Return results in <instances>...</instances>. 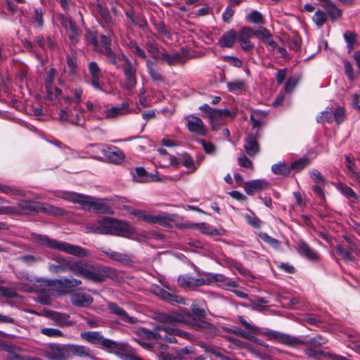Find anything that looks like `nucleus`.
<instances>
[{"label": "nucleus", "mask_w": 360, "mask_h": 360, "mask_svg": "<svg viewBox=\"0 0 360 360\" xmlns=\"http://www.w3.org/2000/svg\"><path fill=\"white\" fill-rule=\"evenodd\" d=\"M87 233L112 235L130 238L135 233L134 228L127 221L105 217L96 223L85 226Z\"/></svg>", "instance_id": "obj_1"}, {"label": "nucleus", "mask_w": 360, "mask_h": 360, "mask_svg": "<svg viewBox=\"0 0 360 360\" xmlns=\"http://www.w3.org/2000/svg\"><path fill=\"white\" fill-rule=\"evenodd\" d=\"M81 338L109 352L115 353L120 357L127 358L129 360H142L136 352L127 343H117L112 340L105 338L100 332L87 331L80 334Z\"/></svg>", "instance_id": "obj_2"}, {"label": "nucleus", "mask_w": 360, "mask_h": 360, "mask_svg": "<svg viewBox=\"0 0 360 360\" xmlns=\"http://www.w3.org/2000/svg\"><path fill=\"white\" fill-rule=\"evenodd\" d=\"M73 270L75 271V276H81L94 283L103 282L112 274L110 268L94 266L82 260H78L77 265Z\"/></svg>", "instance_id": "obj_3"}, {"label": "nucleus", "mask_w": 360, "mask_h": 360, "mask_svg": "<svg viewBox=\"0 0 360 360\" xmlns=\"http://www.w3.org/2000/svg\"><path fill=\"white\" fill-rule=\"evenodd\" d=\"M139 335L146 339L162 340L171 343L176 342L175 336L188 337V334L182 330L166 325H156L153 330L141 328Z\"/></svg>", "instance_id": "obj_4"}, {"label": "nucleus", "mask_w": 360, "mask_h": 360, "mask_svg": "<svg viewBox=\"0 0 360 360\" xmlns=\"http://www.w3.org/2000/svg\"><path fill=\"white\" fill-rule=\"evenodd\" d=\"M70 201L81 205L84 210L97 214H113L114 211L103 200L80 194H71L68 198Z\"/></svg>", "instance_id": "obj_5"}, {"label": "nucleus", "mask_w": 360, "mask_h": 360, "mask_svg": "<svg viewBox=\"0 0 360 360\" xmlns=\"http://www.w3.org/2000/svg\"><path fill=\"white\" fill-rule=\"evenodd\" d=\"M38 241L42 245H45L52 249L58 250L78 257H86L89 256V252L80 246L72 245L65 242H60L55 239H51L46 236H39Z\"/></svg>", "instance_id": "obj_6"}, {"label": "nucleus", "mask_w": 360, "mask_h": 360, "mask_svg": "<svg viewBox=\"0 0 360 360\" xmlns=\"http://www.w3.org/2000/svg\"><path fill=\"white\" fill-rule=\"evenodd\" d=\"M118 61L122 62L119 66L123 71L124 82L122 88L127 91H131L137 84V68L123 53L117 56Z\"/></svg>", "instance_id": "obj_7"}, {"label": "nucleus", "mask_w": 360, "mask_h": 360, "mask_svg": "<svg viewBox=\"0 0 360 360\" xmlns=\"http://www.w3.org/2000/svg\"><path fill=\"white\" fill-rule=\"evenodd\" d=\"M199 109L205 113L204 117H207L210 120L211 128L213 131L218 129V126L223 123L224 117L234 116L229 110H220L211 108L207 104L201 105Z\"/></svg>", "instance_id": "obj_8"}, {"label": "nucleus", "mask_w": 360, "mask_h": 360, "mask_svg": "<svg viewBox=\"0 0 360 360\" xmlns=\"http://www.w3.org/2000/svg\"><path fill=\"white\" fill-rule=\"evenodd\" d=\"M131 214L139 219L152 224H158L162 226H167L170 222L176 221V215L174 214L160 213L158 215L150 214L146 211L136 210Z\"/></svg>", "instance_id": "obj_9"}, {"label": "nucleus", "mask_w": 360, "mask_h": 360, "mask_svg": "<svg viewBox=\"0 0 360 360\" xmlns=\"http://www.w3.org/2000/svg\"><path fill=\"white\" fill-rule=\"evenodd\" d=\"M82 284V282L80 280L74 278H65L52 280L49 285L51 286L60 295H68L80 290L79 286Z\"/></svg>", "instance_id": "obj_10"}, {"label": "nucleus", "mask_w": 360, "mask_h": 360, "mask_svg": "<svg viewBox=\"0 0 360 360\" xmlns=\"http://www.w3.org/2000/svg\"><path fill=\"white\" fill-rule=\"evenodd\" d=\"M160 322L158 325H166L174 328H176L175 323L189 325L191 323V314L186 311H181L172 314H162L160 316Z\"/></svg>", "instance_id": "obj_11"}, {"label": "nucleus", "mask_w": 360, "mask_h": 360, "mask_svg": "<svg viewBox=\"0 0 360 360\" xmlns=\"http://www.w3.org/2000/svg\"><path fill=\"white\" fill-rule=\"evenodd\" d=\"M238 320L248 331L240 328L228 329L227 331L249 340H255V335L259 332V328L248 323L243 316H238Z\"/></svg>", "instance_id": "obj_12"}, {"label": "nucleus", "mask_w": 360, "mask_h": 360, "mask_svg": "<svg viewBox=\"0 0 360 360\" xmlns=\"http://www.w3.org/2000/svg\"><path fill=\"white\" fill-rule=\"evenodd\" d=\"M58 262V264H50L49 266V269L50 271L58 274L69 270L75 275V271L73 270V269L77 265L78 260L72 258H60Z\"/></svg>", "instance_id": "obj_13"}, {"label": "nucleus", "mask_w": 360, "mask_h": 360, "mask_svg": "<svg viewBox=\"0 0 360 360\" xmlns=\"http://www.w3.org/2000/svg\"><path fill=\"white\" fill-rule=\"evenodd\" d=\"M185 119L187 122V128L191 133L199 136H205L207 134L206 127L200 117L190 115L186 117Z\"/></svg>", "instance_id": "obj_14"}, {"label": "nucleus", "mask_w": 360, "mask_h": 360, "mask_svg": "<svg viewBox=\"0 0 360 360\" xmlns=\"http://www.w3.org/2000/svg\"><path fill=\"white\" fill-rule=\"evenodd\" d=\"M112 40L109 37L101 35V53H103L106 56L108 61L111 64L116 65L118 63L117 56L111 49Z\"/></svg>", "instance_id": "obj_15"}, {"label": "nucleus", "mask_w": 360, "mask_h": 360, "mask_svg": "<svg viewBox=\"0 0 360 360\" xmlns=\"http://www.w3.org/2000/svg\"><path fill=\"white\" fill-rule=\"evenodd\" d=\"M265 335L268 337L269 340H275L278 342L288 346L296 347V343L299 342V338H297L293 336L292 337L289 335H286L276 331H266L265 332Z\"/></svg>", "instance_id": "obj_16"}, {"label": "nucleus", "mask_w": 360, "mask_h": 360, "mask_svg": "<svg viewBox=\"0 0 360 360\" xmlns=\"http://www.w3.org/2000/svg\"><path fill=\"white\" fill-rule=\"evenodd\" d=\"M253 30L250 27H243L238 32V40L243 50L249 51L253 49L254 46L250 38L252 36Z\"/></svg>", "instance_id": "obj_17"}, {"label": "nucleus", "mask_w": 360, "mask_h": 360, "mask_svg": "<svg viewBox=\"0 0 360 360\" xmlns=\"http://www.w3.org/2000/svg\"><path fill=\"white\" fill-rule=\"evenodd\" d=\"M188 326H191L196 330H203L208 337H213L217 335L219 330L214 325L205 321H195L191 315V323Z\"/></svg>", "instance_id": "obj_18"}, {"label": "nucleus", "mask_w": 360, "mask_h": 360, "mask_svg": "<svg viewBox=\"0 0 360 360\" xmlns=\"http://www.w3.org/2000/svg\"><path fill=\"white\" fill-rule=\"evenodd\" d=\"M321 2V7L326 11L328 18L332 21H335L340 18L342 14V11L333 2L330 0H319Z\"/></svg>", "instance_id": "obj_19"}, {"label": "nucleus", "mask_w": 360, "mask_h": 360, "mask_svg": "<svg viewBox=\"0 0 360 360\" xmlns=\"http://www.w3.org/2000/svg\"><path fill=\"white\" fill-rule=\"evenodd\" d=\"M107 307L110 313L117 316L120 320L128 323H134L136 320L134 317L129 316L124 309L118 306L116 303L110 302Z\"/></svg>", "instance_id": "obj_20"}, {"label": "nucleus", "mask_w": 360, "mask_h": 360, "mask_svg": "<svg viewBox=\"0 0 360 360\" xmlns=\"http://www.w3.org/2000/svg\"><path fill=\"white\" fill-rule=\"evenodd\" d=\"M68 356L73 355L80 358L94 359L93 352L83 345H70L67 346Z\"/></svg>", "instance_id": "obj_21"}, {"label": "nucleus", "mask_w": 360, "mask_h": 360, "mask_svg": "<svg viewBox=\"0 0 360 360\" xmlns=\"http://www.w3.org/2000/svg\"><path fill=\"white\" fill-rule=\"evenodd\" d=\"M46 356L51 360H61L68 356L67 347L49 345L46 350Z\"/></svg>", "instance_id": "obj_22"}, {"label": "nucleus", "mask_w": 360, "mask_h": 360, "mask_svg": "<svg viewBox=\"0 0 360 360\" xmlns=\"http://www.w3.org/2000/svg\"><path fill=\"white\" fill-rule=\"evenodd\" d=\"M269 185V183L264 179H257L245 182L243 188L248 195H253L257 191L265 190Z\"/></svg>", "instance_id": "obj_23"}, {"label": "nucleus", "mask_w": 360, "mask_h": 360, "mask_svg": "<svg viewBox=\"0 0 360 360\" xmlns=\"http://www.w3.org/2000/svg\"><path fill=\"white\" fill-rule=\"evenodd\" d=\"M298 253L311 261L319 260V255L304 241L299 240L297 243Z\"/></svg>", "instance_id": "obj_24"}, {"label": "nucleus", "mask_w": 360, "mask_h": 360, "mask_svg": "<svg viewBox=\"0 0 360 360\" xmlns=\"http://www.w3.org/2000/svg\"><path fill=\"white\" fill-rule=\"evenodd\" d=\"M103 153L110 162L114 164H120L124 160L123 152L116 147H108L103 150Z\"/></svg>", "instance_id": "obj_25"}, {"label": "nucleus", "mask_w": 360, "mask_h": 360, "mask_svg": "<svg viewBox=\"0 0 360 360\" xmlns=\"http://www.w3.org/2000/svg\"><path fill=\"white\" fill-rule=\"evenodd\" d=\"M93 297L86 293H75L70 297L72 304L79 307H87L93 303Z\"/></svg>", "instance_id": "obj_26"}, {"label": "nucleus", "mask_w": 360, "mask_h": 360, "mask_svg": "<svg viewBox=\"0 0 360 360\" xmlns=\"http://www.w3.org/2000/svg\"><path fill=\"white\" fill-rule=\"evenodd\" d=\"M152 291L154 294L165 301L169 302L184 303V300L182 297L167 292L159 286H153Z\"/></svg>", "instance_id": "obj_27"}, {"label": "nucleus", "mask_w": 360, "mask_h": 360, "mask_svg": "<svg viewBox=\"0 0 360 360\" xmlns=\"http://www.w3.org/2000/svg\"><path fill=\"white\" fill-rule=\"evenodd\" d=\"M257 139V134H249L245 139V144L244 145V148L248 155L255 156L259 152L260 148Z\"/></svg>", "instance_id": "obj_28"}, {"label": "nucleus", "mask_w": 360, "mask_h": 360, "mask_svg": "<svg viewBox=\"0 0 360 360\" xmlns=\"http://www.w3.org/2000/svg\"><path fill=\"white\" fill-rule=\"evenodd\" d=\"M18 205L20 208V214H31L40 212L41 202H39L31 200H20L18 202Z\"/></svg>", "instance_id": "obj_29"}, {"label": "nucleus", "mask_w": 360, "mask_h": 360, "mask_svg": "<svg viewBox=\"0 0 360 360\" xmlns=\"http://www.w3.org/2000/svg\"><path fill=\"white\" fill-rule=\"evenodd\" d=\"M133 179L135 181L139 183L148 182L150 181H160L155 175L148 173L142 167H136L135 173L133 174Z\"/></svg>", "instance_id": "obj_30"}, {"label": "nucleus", "mask_w": 360, "mask_h": 360, "mask_svg": "<svg viewBox=\"0 0 360 360\" xmlns=\"http://www.w3.org/2000/svg\"><path fill=\"white\" fill-rule=\"evenodd\" d=\"M47 316L49 318L55 321L56 325L59 326H72L73 322L70 321V315L56 311H48Z\"/></svg>", "instance_id": "obj_31"}, {"label": "nucleus", "mask_w": 360, "mask_h": 360, "mask_svg": "<svg viewBox=\"0 0 360 360\" xmlns=\"http://www.w3.org/2000/svg\"><path fill=\"white\" fill-rule=\"evenodd\" d=\"M129 103L128 101L123 102L120 107H112L106 111L105 117L108 119L115 118L128 113Z\"/></svg>", "instance_id": "obj_32"}, {"label": "nucleus", "mask_w": 360, "mask_h": 360, "mask_svg": "<svg viewBox=\"0 0 360 360\" xmlns=\"http://www.w3.org/2000/svg\"><path fill=\"white\" fill-rule=\"evenodd\" d=\"M236 38V32L231 30L222 35L219 41V44L221 47L231 48L234 44Z\"/></svg>", "instance_id": "obj_33"}, {"label": "nucleus", "mask_w": 360, "mask_h": 360, "mask_svg": "<svg viewBox=\"0 0 360 360\" xmlns=\"http://www.w3.org/2000/svg\"><path fill=\"white\" fill-rule=\"evenodd\" d=\"M178 283L181 287H194L204 285L202 278H193L188 276H181L178 278Z\"/></svg>", "instance_id": "obj_34"}, {"label": "nucleus", "mask_w": 360, "mask_h": 360, "mask_svg": "<svg viewBox=\"0 0 360 360\" xmlns=\"http://www.w3.org/2000/svg\"><path fill=\"white\" fill-rule=\"evenodd\" d=\"M4 351L11 354V358H14L17 360H24L23 352L18 347L13 345H1Z\"/></svg>", "instance_id": "obj_35"}, {"label": "nucleus", "mask_w": 360, "mask_h": 360, "mask_svg": "<svg viewBox=\"0 0 360 360\" xmlns=\"http://www.w3.org/2000/svg\"><path fill=\"white\" fill-rule=\"evenodd\" d=\"M160 58L165 60L169 65H176L179 63L184 64L185 63L184 58L180 54L170 55L165 51L161 52Z\"/></svg>", "instance_id": "obj_36"}, {"label": "nucleus", "mask_w": 360, "mask_h": 360, "mask_svg": "<svg viewBox=\"0 0 360 360\" xmlns=\"http://www.w3.org/2000/svg\"><path fill=\"white\" fill-rule=\"evenodd\" d=\"M96 10L100 15L101 18H102L103 22L106 25H110L113 24L112 19L109 13L108 9L107 7L102 5L98 1H97L96 4Z\"/></svg>", "instance_id": "obj_37"}, {"label": "nucleus", "mask_w": 360, "mask_h": 360, "mask_svg": "<svg viewBox=\"0 0 360 360\" xmlns=\"http://www.w3.org/2000/svg\"><path fill=\"white\" fill-rule=\"evenodd\" d=\"M39 212H44L48 214L56 216H61L65 214V211L58 207L41 202Z\"/></svg>", "instance_id": "obj_38"}, {"label": "nucleus", "mask_w": 360, "mask_h": 360, "mask_svg": "<svg viewBox=\"0 0 360 360\" xmlns=\"http://www.w3.org/2000/svg\"><path fill=\"white\" fill-rule=\"evenodd\" d=\"M103 253L107 255L109 258L115 260L117 262L127 264L131 262L129 256L127 254L120 253L115 251H104Z\"/></svg>", "instance_id": "obj_39"}, {"label": "nucleus", "mask_w": 360, "mask_h": 360, "mask_svg": "<svg viewBox=\"0 0 360 360\" xmlns=\"http://www.w3.org/2000/svg\"><path fill=\"white\" fill-rule=\"evenodd\" d=\"M266 115L267 113L262 111H257L252 115L250 116V122L252 124V128H257V129H260L264 124V122H263L261 118H265Z\"/></svg>", "instance_id": "obj_40"}, {"label": "nucleus", "mask_w": 360, "mask_h": 360, "mask_svg": "<svg viewBox=\"0 0 360 360\" xmlns=\"http://www.w3.org/2000/svg\"><path fill=\"white\" fill-rule=\"evenodd\" d=\"M338 253L342 256L345 260L353 261L354 257L352 252L355 251V248L349 247V248H345L341 244H338L336 247Z\"/></svg>", "instance_id": "obj_41"}, {"label": "nucleus", "mask_w": 360, "mask_h": 360, "mask_svg": "<svg viewBox=\"0 0 360 360\" xmlns=\"http://www.w3.org/2000/svg\"><path fill=\"white\" fill-rule=\"evenodd\" d=\"M0 193L11 195L25 196V193L15 186H10L0 184Z\"/></svg>", "instance_id": "obj_42"}, {"label": "nucleus", "mask_w": 360, "mask_h": 360, "mask_svg": "<svg viewBox=\"0 0 360 360\" xmlns=\"http://www.w3.org/2000/svg\"><path fill=\"white\" fill-rule=\"evenodd\" d=\"M204 285H210L214 283H226V278L222 274L207 275L205 277H202Z\"/></svg>", "instance_id": "obj_43"}, {"label": "nucleus", "mask_w": 360, "mask_h": 360, "mask_svg": "<svg viewBox=\"0 0 360 360\" xmlns=\"http://www.w3.org/2000/svg\"><path fill=\"white\" fill-rule=\"evenodd\" d=\"M272 172L275 174L288 176L290 172V168L284 162L274 165L271 167Z\"/></svg>", "instance_id": "obj_44"}, {"label": "nucleus", "mask_w": 360, "mask_h": 360, "mask_svg": "<svg viewBox=\"0 0 360 360\" xmlns=\"http://www.w3.org/2000/svg\"><path fill=\"white\" fill-rule=\"evenodd\" d=\"M328 20L327 13L321 10H318L314 13L313 21L319 27H322Z\"/></svg>", "instance_id": "obj_45"}, {"label": "nucleus", "mask_w": 360, "mask_h": 360, "mask_svg": "<svg viewBox=\"0 0 360 360\" xmlns=\"http://www.w3.org/2000/svg\"><path fill=\"white\" fill-rule=\"evenodd\" d=\"M246 19L252 23H255V24H264V19L262 15L257 11H252V12H250L247 15Z\"/></svg>", "instance_id": "obj_46"}, {"label": "nucleus", "mask_w": 360, "mask_h": 360, "mask_svg": "<svg viewBox=\"0 0 360 360\" xmlns=\"http://www.w3.org/2000/svg\"><path fill=\"white\" fill-rule=\"evenodd\" d=\"M309 164L308 158H300L290 165V170L300 172Z\"/></svg>", "instance_id": "obj_47"}, {"label": "nucleus", "mask_w": 360, "mask_h": 360, "mask_svg": "<svg viewBox=\"0 0 360 360\" xmlns=\"http://www.w3.org/2000/svg\"><path fill=\"white\" fill-rule=\"evenodd\" d=\"M245 82L240 79L234 80L227 84L228 89L231 92L241 91L245 88Z\"/></svg>", "instance_id": "obj_48"}, {"label": "nucleus", "mask_w": 360, "mask_h": 360, "mask_svg": "<svg viewBox=\"0 0 360 360\" xmlns=\"http://www.w3.org/2000/svg\"><path fill=\"white\" fill-rule=\"evenodd\" d=\"M268 300L264 297H258L251 301L252 308L255 310L262 311L267 308Z\"/></svg>", "instance_id": "obj_49"}, {"label": "nucleus", "mask_w": 360, "mask_h": 360, "mask_svg": "<svg viewBox=\"0 0 360 360\" xmlns=\"http://www.w3.org/2000/svg\"><path fill=\"white\" fill-rule=\"evenodd\" d=\"M345 117V110L342 107H338L335 111H333V119L337 124L342 123Z\"/></svg>", "instance_id": "obj_50"}, {"label": "nucleus", "mask_w": 360, "mask_h": 360, "mask_svg": "<svg viewBox=\"0 0 360 360\" xmlns=\"http://www.w3.org/2000/svg\"><path fill=\"white\" fill-rule=\"evenodd\" d=\"M338 188L342 193V194L347 198H353L355 199L358 198L357 195L354 192V191L347 185L340 184L338 186Z\"/></svg>", "instance_id": "obj_51"}, {"label": "nucleus", "mask_w": 360, "mask_h": 360, "mask_svg": "<svg viewBox=\"0 0 360 360\" xmlns=\"http://www.w3.org/2000/svg\"><path fill=\"white\" fill-rule=\"evenodd\" d=\"M44 12L41 8H37L34 11L32 15L33 20L37 24L38 27L41 28L44 26Z\"/></svg>", "instance_id": "obj_52"}, {"label": "nucleus", "mask_w": 360, "mask_h": 360, "mask_svg": "<svg viewBox=\"0 0 360 360\" xmlns=\"http://www.w3.org/2000/svg\"><path fill=\"white\" fill-rule=\"evenodd\" d=\"M56 74V71L55 69L52 68L51 69L48 74H47V77H46V91H47V93L51 96L52 94V83L53 82V79H54V77Z\"/></svg>", "instance_id": "obj_53"}, {"label": "nucleus", "mask_w": 360, "mask_h": 360, "mask_svg": "<svg viewBox=\"0 0 360 360\" xmlns=\"http://www.w3.org/2000/svg\"><path fill=\"white\" fill-rule=\"evenodd\" d=\"M252 36L256 37L258 39L264 40L265 39H269L270 37H271V34L270 32L264 27H260L259 29L254 30Z\"/></svg>", "instance_id": "obj_54"}, {"label": "nucleus", "mask_w": 360, "mask_h": 360, "mask_svg": "<svg viewBox=\"0 0 360 360\" xmlns=\"http://www.w3.org/2000/svg\"><path fill=\"white\" fill-rule=\"evenodd\" d=\"M125 14L127 16V18H129L131 22L133 25H137L140 27H142L146 25V20L144 19H140L139 21L136 20L133 10L130 9L126 11Z\"/></svg>", "instance_id": "obj_55"}, {"label": "nucleus", "mask_w": 360, "mask_h": 360, "mask_svg": "<svg viewBox=\"0 0 360 360\" xmlns=\"http://www.w3.org/2000/svg\"><path fill=\"white\" fill-rule=\"evenodd\" d=\"M86 38L87 41L93 44L95 51L102 52V50L101 49L98 41L97 40L96 34L94 32H89L86 35Z\"/></svg>", "instance_id": "obj_56"}, {"label": "nucleus", "mask_w": 360, "mask_h": 360, "mask_svg": "<svg viewBox=\"0 0 360 360\" xmlns=\"http://www.w3.org/2000/svg\"><path fill=\"white\" fill-rule=\"evenodd\" d=\"M148 72L153 80L155 82H163L164 79L162 75L152 66V63L148 62L147 65Z\"/></svg>", "instance_id": "obj_57"}, {"label": "nucleus", "mask_w": 360, "mask_h": 360, "mask_svg": "<svg viewBox=\"0 0 360 360\" xmlns=\"http://www.w3.org/2000/svg\"><path fill=\"white\" fill-rule=\"evenodd\" d=\"M347 164V170L348 172L352 175V176L355 179L356 181H359L360 179V173L355 172L354 169V162L350 159L349 156H346L345 158Z\"/></svg>", "instance_id": "obj_58"}, {"label": "nucleus", "mask_w": 360, "mask_h": 360, "mask_svg": "<svg viewBox=\"0 0 360 360\" xmlns=\"http://www.w3.org/2000/svg\"><path fill=\"white\" fill-rule=\"evenodd\" d=\"M147 51L151 54L152 57L155 59H160L161 57V52L157 48V46L151 42H148L146 44Z\"/></svg>", "instance_id": "obj_59"}, {"label": "nucleus", "mask_w": 360, "mask_h": 360, "mask_svg": "<svg viewBox=\"0 0 360 360\" xmlns=\"http://www.w3.org/2000/svg\"><path fill=\"white\" fill-rule=\"evenodd\" d=\"M41 333L49 337H63V333L55 328H44L41 330Z\"/></svg>", "instance_id": "obj_60"}, {"label": "nucleus", "mask_w": 360, "mask_h": 360, "mask_svg": "<svg viewBox=\"0 0 360 360\" xmlns=\"http://www.w3.org/2000/svg\"><path fill=\"white\" fill-rule=\"evenodd\" d=\"M310 176L314 181V183L317 184H319L321 186H325L326 184V179L323 178V176L321 174V173L317 170H313L310 173Z\"/></svg>", "instance_id": "obj_61"}, {"label": "nucleus", "mask_w": 360, "mask_h": 360, "mask_svg": "<svg viewBox=\"0 0 360 360\" xmlns=\"http://www.w3.org/2000/svg\"><path fill=\"white\" fill-rule=\"evenodd\" d=\"M259 236L264 242L269 243L272 247L275 248H278L280 247V242L278 240L271 238L267 233H260Z\"/></svg>", "instance_id": "obj_62"}, {"label": "nucleus", "mask_w": 360, "mask_h": 360, "mask_svg": "<svg viewBox=\"0 0 360 360\" xmlns=\"http://www.w3.org/2000/svg\"><path fill=\"white\" fill-rule=\"evenodd\" d=\"M333 119V110H326L321 112V116L317 118L318 122H332Z\"/></svg>", "instance_id": "obj_63"}, {"label": "nucleus", "mask_w": 360, "mask_h": 360, "mask_svg": "<svg viewBox=\"0 0 360 360\" xmlns=\"http://www.w3.org/2000/svg\"><path fill=\"white\" fill-rule=\"evenodd\" d=\"M298 83V79L296 77H289L285 85V91L291 93Z\"/></svg>", "instance_id": "obj_64"}]
</instances>
